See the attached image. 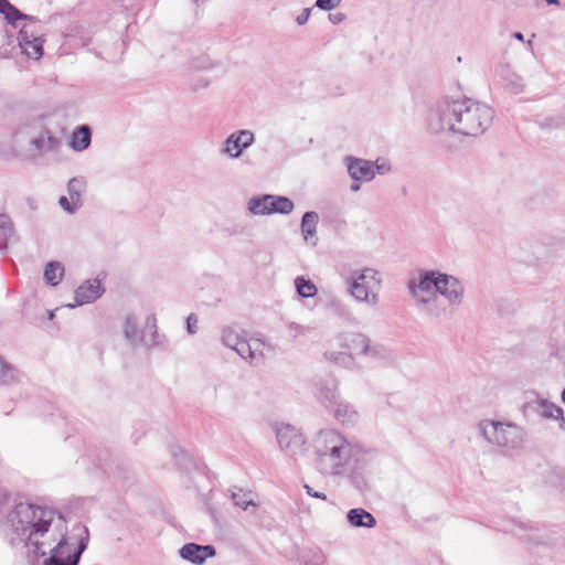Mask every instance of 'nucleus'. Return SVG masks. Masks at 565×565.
Returning <instances> with one entry per match:
<instances>
[{"instance_id": "obj_42", "label": "nucleus", "mask_w": 565, "mask_h": 565, "mask_svg": "<svg viewBox=\"0 0 565 565\" xmlns=\"http://www.w3.org/2000/svg\"><path fill=\"white\" fill-rule=\"evenodd\" d=\"M373 163H374L375 174L376 173L385 174L391 171L390 163H386V162L379 163V160L373 161Z\"/></svg>"}, {"instance_id": "obj_27", "label": "nucleus", "mask_w": 565, "mask_h": 565, "mask_svg": "<svg viewBox=\"0 0 565 565\" xmlns=\"http://www.w3.org/2000/svg\"><path fill=\"white\" fill-rule=\"evenodd\" d=\"M4 19L7 22L13 26H17V22L20 20L28 21V23L38 24L40 23V20L38 17L25 14L22 11H20L15 6L11 8V10L4 12Z\"/></svg>"}, {"instance_id": "obj_60", "label": "nucleus", "mask_w": 565, "mask_h": 565, "mask_svg": "<svg viewBox=\"0 0 565 565\" xmlns=\"http://www.w3.org/2000/svg\"><path fill=\"white\" fill-rule=\"evenodd\" d=\"M194 2H199V0H193Z\"/></svg>"}, {"instance_id": "obj_48", "label": "nucleus", "mask_w": 565, "mask_h": 565, "mask_svg": "<svg viewBox=\"0 0 565 565\" xmlns=\"http://www.w3.org/2000/svg\"><path fill=\"white\" fill-rule=\"evenodd\" d=\"M13 4L9 0H0V13L4 14V12L11 10Z\"/></svg>"}, {"instance_id": "obj_47", "label": "nucleus", "mask_w": 565, "mask_h": 565, "mask_svg": "<svg viewBox=\"0 0 565 565\" xmlns=\"http://www.w3.org/2000/svg\"><path fill=\"white\" fill-rule=\"evenodd\" d=\"M344 19H345V14H344V13H341V12L330 13V14H329V20H330L333 24H339V23H340V22H342Z\"/></svg>"}, {"instance_id": "obj_46", "label": "nucleus", "mask_w": 565, "mask_h": 565, "mask_svg": "<svg viewBox=\"0 0 565 565\" xmlns=\"http://www.w3.org/2000/svg\"><path fill=\"white\" fill-rule=\"evenodd\" d=\"M354 273H364L365 274V282L367 280H375V277L377 275V271L375 269L369 268V267H366L362 270H355Z\"/></svg>"}, {"instance_id": "obj_26", "label": "nucleus", "mask_w": 565, "mask_h": 565, "mask_svg": "<svg viewBox=\"0 0 565 565\" xmlns=\"http://www.w3.org/2000/svg\"><path fill=\"white\" fill-rule=\"evenodd\" d=\"M19 371L0 355V383L10 385L18 381Z\"/></svg>"}, {"instance_id": "obj_28", "label": "nucleus", "mask_w": 565, "mask_h": 565, "mask_svg": "<svg viewBox=\"0 0 565 565\" xmlns=\"http://www.w3.org/2000/svg\"><path fill=\"white\" fill-rule=\"evenodd\" d=\"M86 188V180L83 177H75L70 179L67 183V192L71 200L82 203V193Z\"/></svg>"}, {"instance_id": "obj_19", "label": "nucleus", "mask_w": 565, "mask_h": 565, "mask_svg": "<svg viewBox=\"0 0 565 565\" xmlns=\"http://www.w3.org/2000/svg\"><path fill=\"white\" fill-rule=\"evenodd\" d=\"M92 142V129L87 125L78 126L71 137V147L75 151L86 150Z\"/></svg>"}, {"instance_id": "obj_30", "label": "nucleus", "mask_w": 565, "mask_h": 565, "mask_svg": "<svg viewBox=\"0 0 565 565\" xmlns=\"http://www.w3.org/2000/svg\"><path fill=\"white\" fill-rule=\"evenodd\" d=\"M303 565H324L326 556L320 548H312L301 555Z\"/></svg>"}, {"instance_id": "obj_20", "label": "nucleus", "mask_w": 565, "mask_h": 565, "mask_svg": "<svg viewBox=\"0 0 565 565\" xmlns=\"http://www.w3.org/2000/svg\"><path fill=\"white\" fill-rule=\"evenodd\" d=\"M64 266L57 260H51L45 265L43 278L46 285L57 286L64 276Z\"/></svg>"}, {"instance_id": "obj_44", "label": "nucleus", "mask_w": 565, "mask_h": 565, "mask_svg": "<svg viewBox=\"0 0 565 565\" xmlns=\"http://www.w3.org/2000/svg\"><path fill=\"white\" fill-rule=\"evenodd\" d=\"M303 488L308 495H310L312 498L321 499V500H327L326 493L313 490L309 484H303Z\"/></svg>"}, {"instance_id": "obj_43", "label": "nucleus", "mask_w": 565, "mask_h": 565, "mask_svg": "<svg viewBox=\"0 0 565 565\" xmlns=\"http://www.w3.org/2000/svg\"><path fill=\"white\" fill-rule=\"evenodd\" d=\"M310 13H311V8H305L302 10V12L299 15H297V18H296L297 24L298 25L306 24L307 21L309 20Z\"/></svg>"}, {"instance_id": "obj_31", "label": "nucleus", "mask_w": 565, "mask_h": 565, "mask_svg": "<svg viewBox=\"0 0 565 565\" xmlns=\"http://www.w3.org/2000/svg\"><path fill=\"white\" fill-rule=\"evenodd\" d=\"M57 143V138L54 136H47L46 138L41 136L31 140V145L39 151H52Z\"/></svg>"}, {"instance_id": "obj_5", "label": "nucleus", "mask_w": 565, "mask_h": 565, "mask_svg": "<svg viewBox=\"0 0 565 565\" xmlns=\"http://www.w3.org/2000/svg\"><path fill=\"white\" fill-rule=\"evenodd\" d=\"M479 434L491 445L508 450L523 447L526 434L524 429L511 422L484 419L478 425Z\"/></svg>"}, {"instance_id": "obj_41", "label": "nucleus", "mask_w": 565, "mask_h": 565, "mask_svg": "<svg viewBox=\"0 0 565 565\" xmlns=\"http://www.w3.org/2000/svg\"><path fill=\"white\" fill-rule=\"evenodd\" d=\"M130 475L131 470L126 465H117L116 470L114 471V476L122 481H128L130 479Z\"/></svg>"}, {"instance_id": "obj_15", "label": "nucleus", "mask_w": 565, "mask_h": 565, "mask_svg": "<svg viewBox=\"0 0 565 565\" xmlns=\"http://www.w3.org/2000/svg\"><path fill=\"white\" fill-rule=\"evenodd\" d=\"M317 397L326 408H333L340 399L337 380L332 376L321 379L317 383Z\"/></svg>"}, {"instance_id": "obj_21", "label": "nucleus", "mask_w": 565, "mask_h": 565, "mask_svg": "<svg viewBox=\"0 0 565 565\" xmlns=\"http://www.w3.org/2000/svg\"><path fill=\"white\" fill-rule=\"evenodd\" d=\"M344 341V347L347 349L358 354H364V352L367 350V343L370 342V339L363 333L350 332L345 334Z\"/></svg>"}, {"instance_id": "obj_54", "label": "nucleus", "mask_w": 565, "mask_h": 565, "mask_svg": "<svg viewBox=\"0 0 565 565\" xmlns=\"http://www.w3.org/2000/svg\"><path fill=\"white\" fill-rule=\"evenodd\" d=\"M545 2L548 4V6H558L559 4V0H545Z\"/></svg>"}, {"instance_id": "obj_4", "label": "nucleus", "mask_w": 565, "mask_h": 565, "mask_svg": "<svg viewBox=\"0 0 565 565\" xmlns=\"http://www.w3.org/2000/svg\"><path fill=\"white\" fill-rule=\"evenodd\" d=\"M407 288L413 298L418 297V291L430 292L435 289L450 306H459L465 294V287L457 277L436 269L420 270L417 280H408Z\"/></svg>"}, {"instance_id": "obj_10", "label": "nucleus", "mask_w": 565, "mask_h": 565, "mask_svg": "<svg viewBox=\"0 0 565 565\" xmlns=\"http://www.w3.org/2000/svg\"><path fill=\"white\" fill-rule=\"evenodd\" d=\"M277 443L279 447L290 457L301 451L305 439L291 425H282L276 431Z\"/></svg>"}, {"instance_id": "obj_1", "label": "nucleus", "mask_w": 565, "mask_h": 565, "mask_svg": "<svg viewBox=\"0 0 565 565\" xmlns=\"http://www.w3.org/2000/svg\"><path fill=\"white\" fill-rule=\"evenodd\" d=\"M493 109L470 98H443L437 103L428 120L434 132L449 130L462 136H479L492 122Z\"/></svg>"}, {"instance_id": "obj_25", "label": "nucleus", "mask_w": 565, "mask_h": 565, "mask_svg": "<svg viewBox=\"0 0 565 565\" xmlns=\"http://www.w3.org/2000/svg\"><path fill=\"white\" fill-rule=\"evenodd\" d=\"M333 415L338 420H341L342 423H350L354 420V418L358 416V413L350 404L339 399L333 407Z\"/></svg>"}, {"instance_id": "obj_36", "label": "nucleus", "mask_w": 565, "mask_h": 565, "mask_svg": "<svg viewBox=\"0 0 565 565\" xmlns=\"http://www.w3.org/2000/svg\"><path fill=\"white\" fill-rule=\"evenodd\" d=\"M58 204L65 212L70 214H74L82 206V203H77L71 199L68 200L66 196H61L58 199Z\"/></svg>"}, {"instance_id": "obj_55", "label": "nucleus", "mask_w": 565, "mask_h": 565, "mask_svg": "<svg viewBox=\"0 0 565 565\" xmlns=\"http://www.w3.org/2000/svg\"><path fill=\"white\" fill-rule=\"evenodd\" d=\"M54 317H55L54 311L49 310V311H47V318H49L50 320H52Z\"/></svg>"}, {"instance_id": "obj_29", "label": "nucleus", "mask_w": 565, "mask_h": 565, "mask_svg": "<svg viewBox=\"0 0 565 565\" xmlns=\"http://www.w3.org/2000/svg\"><path fill=\"white\" fill-rule=\"evenodd\" d=\"M295 286L298 295L302 298H310L317 294L316 285L303 276H299L295 279Z\"/></svg>"}, {"instance_id": "obj_22", "label": "nucleus", "mask_w": 565, "mask_h": 565, "mask_svg": "<svg viewBox=\"0 0 565 565\" xmlns=\"http://www.w3.org/2000/svg\"><path fill=\"white\" fill-rule=\"evenodd\" d=\"M124 337L132 347L143 341V332L138 331L137 320L132 315L125 319Z\"/></svg>"}, {"instance_id": "obj_9", "label": "nucleus", "mask_w": 565, "mask_h": 565, "mask_svg": "<svg viewBox=\"0 0 565 565\" xmlns=\"http://www.w3.org/2000/svg\"><path fill=\"white\" fill-rule=\"evenodd\" d=\"M539 413L545 419H556L559 422V428L565 430V417L562 407L558 405L542 398L537 397L535 401L526 402L522 406V412L526 415L527 412Z\"/></svg>"}, {"instance_id": "obj_35", "label": "nucleus", "mask_w": 565, "mask_h": 565, "mask_svg": "<svg viewBox=\"0 0 565 565\" xmlns=\"http://www.w3.org/2000/svg\"><path fill=\"white\" fill-rule=\"evenodd\" d=\"M0 231L6 238L14 235V226L9 215L0 214Z\"/></svg>"}, {"instance_id": "obj_45", "label": "nucleus", "mask_w": 565, "mask_h": 565, "mask_svg": "<svg viewBox=\"0 0 565 565\" xmlns=\"http://www.w3.org/2000/svg\"><path fill=\"white\" fill-rule=\"evenodd\" d=\"M150 320H152V328H153V331L151 334L152 345H159L160 340H159V333H158L157 326H156V318L153 316L151 318H148V323L150 322Z\"/></svg>"}, {"instance_id": "obj_58", "label": "nucleus", "mask_w": 565, "mask_h": 565, "mask_svg": "<svg viewBox=\"0 0 565 565\" xmlns=\"http://www.w3.org/2000/svg\"><path fill=\"white\" fill-rule=\"evenodd\" d=\"M545 121H546V122H544L543 125H544V126H548V125H550V121H552V119H546Z\"/></svg>"}, {"instance_id": "obj_50", "label": "nucleus", "mask_w": 565, "mask_h": 565, "mask_svg": "<svg viewBox=\"0 0 565 565\" xmlns=\"http://www.w3.org/2000/svg\"><path fill=\"white\" fill-rule=\"evenodd\" d=\"M26 203L31 210H35L38 207L36 201L33 198H29Z\"/></svg>"}, {"instance_id": "obj_37", "label": "nucleus", "mask_w": 565, "mask_h": 565, "mask_svg": "<svg viewBox=\"0 0 565 565\" xmlns=\"http://www.w3.org/2000/svg\"><path fill=\"white\" fill-rule=\"evenodd\" d=\"M236 135L238 136L239 138V141L242 142L243 147L245 149H247L248 147H250L254 142V134L249 130H237L235 131Z\"/></svg>"}, {"instance_id": "obj_39", "label": "nucleus", "mask_w": 565, "mask_h": 565, "mask_svg": "<svg viewBox=\"0 0 565 565\" xmlns=\"http://www.w3.org/2000/svg\"><path fill=\"white\" fill-rule=\"evenodd\" d=\"M198 316L195 313H190L185 319V328L189 334L193 335L198 332Z\"/></svg>"}, {"instance_id": "obj_40", "label": "nucleus", "mask_w": 565, "mask_h": 565, "mask_svg": "<svg viewBox=\"0 0 565 565\" xmlns=\"http://www.w3.org/2000/svg\"><path fill=\"white\" fill-rule=\"evenodd\" d=\"M324 355L326 358H328L331 361H334L335 363H344L347 360H352V355L347 354L344 352H326Z\"/></svg>"}, {"instance_id": "obj_8", "label": "nucleus", "mask_w": 565, "mask_h": 565, "mask_svg": "<svg viewBox=\"0 0 565 565\" xmlns=\"http://www.w3.org/2000/svg\"><path fill=\"white\" fill-rule=\"evenodd\" d=\"M18 43L28 57L39 60L44 54L43 32L41 23H25L18 34Z\"/></svg>"}, {"instance_id": "obj_16", "label": "nucleus", "mask_w": 565, "mask_h": 565, "mask_svg": "<svg viewBox=\"0 0 565 565\" xmlns=\"http://www.w3.org/2000/svg\"><path fill=\"white\" fill-rule=\"evenodd\" d=\"M367 473V460L364 457L356 458L354 465L350 467L349 479L360 492L369 490Z\"/></svg>"}, {"instance_id": "obj_56", "label": "nucleus", "mask_w": 565, "mask_h": 565, "mask_svg": "<svg viewBox=\"0 0 565 565\" xmlns=\"http://www.w3.org/2000/svg\"><path fill=\"white\" fill-rule=\"evenodd\" d=\"M338 307H339L341 313L348 312V310L345 309L344 306L338 305Z\"/></svg>"}, {"instance_id": "obj_57", "label": "nucleus", "mask_w": 565, "mask_h": 565, "mask_svg": "<svg viewBox=\"0 0 565 565\" xmlns=\"http://www.w3.org/2000/svg\"><path fill=\"white\" fill-rule=\"evenodd\" d=\"M201 85H202L203 87H206V86L209 85V82H207V81H202V82H201Z\"/></svg>"}, {"instance_id": "obj_51", "label": "nucleus", "mask_w": 565, "mask_h": 565, "mask_svg": "<svg viewBox=\"0 0 565 565\" xmlns=\"http://www.w3.org/2000/svg\"><path fill=\"white\" fill-rule=\"evenodd\" d=\"M360 189H361L360 182H356V181H354V182L351 184V186H350V190H351L352 192H358Z\"/></svg>"}, {"instance_id": "obj_24", "label": "nucleus", "mask_w": 565, "mask_h": 565, "mask_svg": "<svg viewBox=\"0 0 565 565\" xmlns=\"http://www.w3.org/2000/svg\"><path fill=\"white\" fill-rule=\"evenodd\" d=\"M245 148L239 141L236 132H232L224 141L222 153L230 156L231 158H239Z\"/></svg>"}, {"instance_id": "obj_7", "label": "nucleus", "mask_w": 565, "mask_h": 565, "mask_svg": "<svg viewBox=\"0 0 565 565\" xmlns=\"http://www.w3.org/2000/svg\"><path fill=\"white\" fill-rule=\"evenodd\" d=\"M295 209L292 200L276 194H262L252 196L247 202V210L253 215L290 214Z\"/></svg>"}, {"instance_id": "obj_53", "label": "nucleus", "mask_w": 565, "mask_h": 565, "mask_svg": "<svg viewBox=\"0 0 565 565\" xmlns=\"http://www.w3.org/2000/svg\"><path fill=\"white\" fill-rule=\"evenodd\" d=\"M289 329H290V330H296V331H301L303 328H302L301 326H299V324L295 323V322H291V323L289 324Z\"/></svg>"}, {"instance_id": "obj_17", "label": "nucleus", "mask_w": 565, "mask_h": 565, "mask_svg": "<svg viewBox=\"0 0 565 565\" xmlns=\"http://www.w3.org/2000/svg\"><path fill=\"white\" fill-rule=\"evenodd\" d=\"M347 521L353 527L372 529L376 525V519L363 508H353L347 512Z\"/></svg>"}, {"instance_id": "obj_52", "label": "nucleus", "mask_w": 565, "mask_h": 565, "mask_svg": "<svg viewBox=\"0 0 565 565\" xmlns=\"http://www.w3.org/2000/svg\"><path fill=\"white\" fill-rule=\"evenodd\" d=\"M513 39L520 41V42H523L524 41V35L521 33V32H514L512 34Z\"/></svg>"}, {"instance_id": "obj_38", "label": "nucleus", "mask_w": 565, "mask_h": 565, "mask_svg": "<svg viewBox=\"0 0 565 565\" xmlns=\"http://www.w3.org/2000/svg\"><path fill=\"white\" fill-rule=\"evenodd\" d=\"M340 3L341 0H316L315 7L323 11H330L339 7Z\"/></svg>"}, {"instance_id": "obj_18", "label": "nucleus", "mask_w": 565, "mask_h": 565, "mask_svg": "<svg viewBox=\"0 0 565 565\" xmlns=\"http://www.w3.org/2000/svg\"><path fill=\"white\" fill-rule=\"evenodd\" d=\"M318 222H319L318 213L315 211H308V212L303 213V215L301 217V223H300V231L303 236V239L306 242H310L311 238H316V241L312 242L313 246L317 244L316 234H317Z\"/></svg>"}, {"instance_id": "obj_34", "label": "nucleus", "mask_w": 565, "mask_h": 565, "mask_svg": "<svg viewBox=\"0 0 565 565\" xmlns=\"http://www.w3.org/2000/svg\"><path fill=\"white\" fill-rule=\"evenodd\" d=\"M234 351L243 359H253L254 358V351L250 348V344L245 338H241L238 341V344L234 349Z\"/></svg>"}, {"instance_id": "obj_32", "label": "nucleus", "mask_w": 565, "mask_h": 565, "mask_svg": "<svg viewBox=\"0 0 565 565\" xmlns=\"http://www.w3.org/2000/svg\"><path fill=\"white\" fill-rule=\"evenodd\" d=\"M241 338L239 333L231 327L224 328L222 331V343L232 350L236 348Z\"/></svg>"}, {"instance_id": "obj_13", "label": "nucleus", "mask_w": 565, "mask_h": 565, "mask_svg": "<svg viewBox=\"0 0 565 565\" xmlns=\"http://www.w3.org/2000/svg\"><path fill=\"white\" fill-rule=\"evenodd\" d=\"M104 292L105 288L98 278L87 279L75 289V305L92 303L99 299Z\"/></svg>"}, {"instance_id": "obj_49", "label": "nucleus", "mask_w": 565, "mask_h": 565, "mask_svg": "<svg viewBox=\"0 0 565 565\" xmlns=\"http://www.w3.org/2000/svg\"><path fill=\"white\" fill-rule=\"evenodd\" d=\"M8 239L9 238H6V236H3L2 239H0V250H7L8 248Z\"/></svg>"}, {"instance_id": "obj_33", "label": "nucleus", "mask_w": 565, "mask_h": 565, "mask_svg": "<svg viewBox=\"0 0 565 565\" xmlns=\"http://www.w3.org/2000/svg\"><path fill=\"white\" fill-rule=\"evenodd\" d=\"M363 355L376 358V359H386L388 356L387 349L380 344H371V341L367 343V350L364 352Z\"/></svg>"}, {"instance_id": "obj_6", "label": "nucleus", "mask_w": 565, "mask_h": 565, "mask_svg": "<svg viewBox=\"0 0 565 565\" xmlns=\"http://www.w3.org/2000/svg\"><path fill=\"white\" fill-rule=\"evenodd\" d=\"M81 532L77 545L68 542L65 534L62 535L58 543L50 550V555L44 558L42 565H78L82 554L88 545V529L78 524L76 527Z\"/></svg>"}, {"instance_id": "obj_12", "label": "nucleus", "mask_w": 565, "mask_h": 565, "mask_svg": "<svg viewBox=\"0 0 565 565\" xmlns=\"http://www.w3.org/2000/svg\"><path fill=\"white\" fill-rule=\"evenodd\" d=\"M179 555L184 561L194 565H202L207 558L216 555V550L213 545H201L198 543H185L180 550Z\"/></svg>"}, {"instance_id": "obj_14", "label": "nucleus", "mask_w": 565, "mask_h": 565, "mask_svg": "<svg viewBox=\"0 0 565 565\" xmlns=\"http://www.w3.org/2000/svg\"><path fill=\"white\" fill-rule=\"evenodd\" d=\"M349 291L350 295L356 301H364L371 305H376L377 295L370 292L369 288L365 285V274L364 273H352L351 279L349 281Z\"/></svg>"}, {"instance_id": "obj_23", "label": "nucleus", "mask_w": 565, "mask_h": 565, "mask_svg": "<svg viewBox=\"0 0 565 565\" xmlns=\"http://www.w3.org/2000/svg\"><path fill=\"white\" fill-rule=\"evenodd\" d=\"M231 499L233 500L236 507H239L242 510L246 511L250 505L257 507L253 499L252 491H245L242 488L233 487L230 489Z\"/></svg>"}, {"instance_id": "obj_11", "label": "nucleus", "mask_w": 565, "mask_h": 565, "mask_svg": "<svg viewBox=\"0 0 565 565\" xmlns=\"http://www.w3.org/2000/svg\"><path fill=\"white\" fill-rule=\"evenodd\" d=\"M347 171L350 178L356 182H370L375 178L373 161L348 156L345 157Z\"/></svg>"}, {"instance_id": "obj_3", "label": "nucleus", "mask_w": 565, "mask_h": 565, "mask_svg": "<svg viewBox=\"0 0 565 565\" xmlns=\"http://www.w3.org/2000/svg\"><path fill=\"white\" fill-rule=\"evenodd\" d=\"M317 466L323 475H340L351 459V445L333 430L321 431L316 439Z\"/></svg>"}, {"instance_id": "obj_2", "label": "nucleus", "mask_w": 565, "mask_h": 565, "mask_svg": "<svg viewBox=\"0 0 565 565\" xmlns=\"http://www.w3.org/2000/svg\"><path fill=\"white\" fill-rule=\"evenodd\" d=\"M56 515L60 521L65 522L64 515L52 508L19 502L9 512L7 520L20 542L39 557L46 555V542L42 539L47 534Z\"/></svg>"}, {"instance_id": "obj_59", "label": "nucleus", "mask_w": 565, "mask_h": 565, "mask_svg": "<svg viewBox=\"0 0 565 565\" xmlns=\"http://www.w3.org/2000/svg\"><path fill=\"white\" fill-rule=\"evenodd\" d=\"M420 301H422L423 303H427V302H428V299H424V298H423Z\"/></svg>"}]
</instances>
